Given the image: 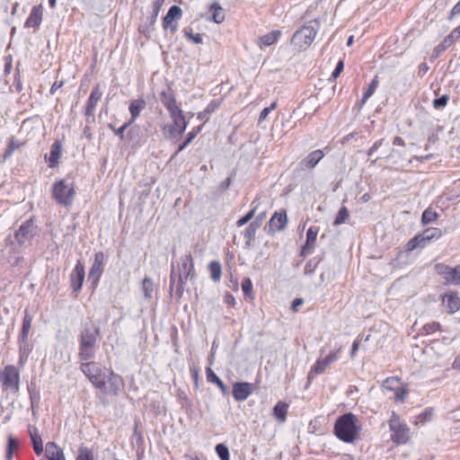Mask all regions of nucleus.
<instances>
[{
  "label": "nucleus",
  "mask_w": 460,
  "mask_h": 460,
  "mask_svg": "<svg viewBox=\"0 0 460 460\" xmlns=\"http://www.w3.org/2000/svg\"><path fill=\"white\" fill-rule=\"evenodd\" d=\"M80 369L95 388L106 394L116 395L123 386V380L120 376L115 374L112 370H103L97 362H84L80 365Z\"/></svg>",
  "instance_id": "1"
},
{
  "label": "nucleus",
  "mask_w": 460,
  "mask_h": 460,
  "mask_svg": "<svg viewBox=\"0 0 460 460\" xmlns=\"http://www.w3.org/2000/svg\"><path fill=\"white\" fill-rule=\"evenodd\" d=\"M361 431L358 418L353 413H345L340 416L334 423V434L345 443H354Z\"/></svg>",
  "instance_id": "2"
},
{
  "label": "nucleus",
  "mask_w": 460,
  "mask_h": 460,
  "mask_svg": "<svg viewBox=\"0 0 460 460\" xmlns=\"http://www.w3.org/2000/svg\"><path fill=\"white\" fill-rule=\"evenodd\" d=\"M193 277L194 266L192 257L190 253L185 254L180 258V263L177 270L173 265H172V272L170 277L171 289L175 287L176 294L179 297H181L183 293V285L186 283L188 279H192Z\"/></svg>",
  "instance_id": "3"
},
{
  "label": "nucleus",
  "mask_w": 460,
  "mask_h": 460,
  "mask_svg": "<svg viewBox=\"0 0 460 460\" xmlns=\"http://www.w3.org/2000/svg\"><path fill=\"white\" fill-rule=\"evenodd\" d=\"M99 336V328L91 325L86 326L81 333L80 346H79V358L82 360H88L92 358L96 349V341Z\"/></svg>",
  "instance_id": "4"
},
{
  "label": "nucleus",
  "mask_w": 460,
  "mask_h": 460,
  "mask_svg": "<svg viewBox=\"0 0 460 460\" xmlns=\"http://www.w3.org/2000/svg\"><path fill=\"white\" fill-rule=\"evenodd\" d=\"M388 426L391 432V439L394 443L402 445L410 440L411 429L395 411H392Z\"/></svg>",
  "instance_id": "5"
},
{
  "label": "nucleus",
  "mask_w": 460,
  "mask_h": 460,
  "mask_svg": "<svg viewBox=\"0 0 460 460\" xmlns=\"http://www.w3.org/2000/svg\"><path fill=\"white\" fill-rule=\"evenodd\" d=\"M75 195L74 184L66 180H59L52 185V198L60 205L69 207Z\"/></svg>",
  "instance_id": "6"
},
{
  "label": "nucleus",
  "mask_w": 460,
  "mask_h": 460,
  "mask_svg": "<svg viewBox=\"0 0 460 460\" xmlns=\"http://www.w3.org/2000/svg\"><path fill=\"white\" fill-rule=\"evenodd\" d=\"M0 385L4 393L15 394L19 392L20 373L14 366L8 365L0 371Z\"/></svg>",
  "instance_id": "7"
},
{
  "label": "nucleus",
  "mask_w": 460,
  "mask_h": 460,
  "mask_svg": "<svg viewBox=\"0 0 460 460\" xmlns=\"http://www.w3.org/2000/svg\"><path fill=\"white\" fill-rule=\"evenodd\" d=\"M319 25L316 22H309L297 30L292 38V43L300 49H307L314 41Z\"/></svg>",
  "instance_id": "8"
},
{
  "label": "nucleus",
  "mask_w": 460,
  "mask_h": 460,
  "mask_svg": "<svg viewBox=\"0 0 460 460\" xmlns=\"http://www.w3.org/2000/svg\"><path fill=\"white\" fill-rule=\"evenodd\" d=\"M435 270L447 284L460 286V265L452 268L444 263H437Z\"/></svg>",
  "instance_id": "9"
},
{
  "label": "nucleus",
  "mask_w": 460,
  "mask_h": 460,
  "mask_svg": "<svg viewBox=\"0 0 460 460\" xmlns=\"http://www.w3.org/2000/svg\"><path fill=\"white\" fill-rule=\"evenodd\" d=\"M37 234V226L32 219L23 222L15 233V240L20 246L30 243Z\"/></svg>",
  "instance_id": "10"
},
{
  "label": "nucleus",
  "mask_w": 460,
  "mask_h": 460,
  "mask_svg": "<svg viewBox=\"0 0 460 460\" xmlns=\"http://www.w3.org/2000/svg\"><path fill=\"white\" fill-rule=\"evenodd\" d=\"M341 348L340 347L336 351L331 352L324 358L317 359L308 374V380L311 381L314 377L315 375H320V374L323 373L324 370L330 365H332L333 362H335L339 358L338 354L341 351Z\"/></svg>",
  "instance_id": "11"
},
{
  "label": "nucleus",
  "mask_w": 460,
  "mask_h": 460,
  "mask_svg": "<svg viewBox=\"0 0 460 460\" xmlns=\"http://www.w3.org/2000/svg\"><path fill=\"white\" fill-rule=\"evenodd\" d=\"M85 277L84 267L80 261H77L74 270H72L69 280L73 292L77 293L81 290Z\"/></svg>",
  "instance_id": "12"
},
{
  "label": "nucleus",
  "mask_w": 460,
  "mask_h": 460,
  "mask_svg": "<svg viewBox=\"0 0 460 460\" xmlns=\"http://www.w3.org/2000/svg\"><path fill=\"white\" fill-rule=\"evenodd\" d=\"M104 264V254L102 252H96L94 255V261L90 269L88 279L93 284H96L102 272Z\"/></svg>",
  "instance_id": "13"
},
{
  "label": "nucleus",
  "mask_w": 460,
  "mask_h": 460,
  "mask_svg": "<svg viewBox=\"0 0 460 460\" xmlns=\"http://www.w3.org/2000/svg\"><path fill=\"white\" fill-rule=\"evenodd\" d=\"M181 15L182 11L181 7H179L178 5L171 6L167 14L164 18V29H170L172 33L175 32L178 29V24L177 22H174V21L181 19Z\"/></svg>",
  "instance_id": "14"
},
{
  "label": "nucleus",
  "mask_w": 460,
  "mask_h": 460,
  "mask_svg": "<svg viewBox=\"0 0 460 460\" xmlns=\"http://www.w3.org/2000/svg\"><path fill=\"white\" fill-rule=\"evenodd\" d=\"M253 392V385L247 382H236L233 385V397L237 402L245 401Z\"/></svg>",
  "instance_id": "15"
},
{
  "label": "nucleus",
  "mask_w": 460,
  "mask_h": 460,
  "mask_svg": "<svg viewBox=\"0 0 460 460\" xmlns=\"http://www.w3.org/2000/svg\"><path fill=\"white\" fill-rule=\"evenodd\" d=\"M102 96V91L99 84L95 85L87 100L85 109H84V115L86 117L93 116V111L96 108L97 103L101 100Z\"/></svg>",
  "instance_id": "16"
},
{
  "label": "nucleus",
  "mask_w": 460,
  "mask_h": 460,
  "mask_svg": "<svg viewBox=\"0 0 460 460\" xmlns=\"http://www.w3.org/2000/svg\"><path fill=\"white\" fill-rule=\"evenodd\" d=\"M324 154L323 150L317 149L309 153L300 163L299 167L301 170H312L315 165L323 158Z\"/></svg>",
  "instance_id": "17"
},
{
  "label": "nucleus",
  "mask_w": 460,
  "mask_h": 460,
  "mask_svg": "<svg viewBox=\"0 0 460 460\" xmlns=\"http://www.w3.org/2000/svg\"><path fill=\"white\" fill-rule=\"evenodd\" d=\"M42 9V4L36 5L31 9V12L24 23L26 28H33L34 30L39 29L43 17Z\"/></svg>",
  "instance_id": "18"
},
{
  "label": "nucleus",
  "mask_w": 460,
  "mask_h": 460,
  "mask_svg": "<svg viewBox=\"0 0 460 460\" xmlns=\"http://www.w3.org/2000/svg\"><path fill=\"white\" fill-rule=\"evenodd\" d=\"M63 145L60 140H56L50 146V152L49 156L45 158L49 162V167L54 168L59 164V160L62 154Z\"/></svg>",
  "instance_id": "19"
},
{
  "label": "nucleus",
  "mask_w": 460,
  "mask_h": 460,
  "mask_svg": "<svg viewBox=\"0 0 460 460\" xmlns=\"http://www.w3.org/2000/svg\"><path fill=\"white\" fill-rule=\"evenodd\" d=\"M29 434L31 439L34 452L36 453L37 456H40L43 453L44 449L43 441L41 439L38 429L34 426H29Z\"/></svg>",
  "instance_id": "20"
},
{
  "label": "nucleus",
  "mask_w": 460,
  "mask_h": 460,
  "mask_svg": "<svg viewBox=\"0 0 460 460\" xmlns=\"http://www.w3.org/2000/svg\"><path fill=\"white\" fill-rule=\"evenodd\" d=\"M45 452L49 460H66L62 448L55 442H48Z\"/></svg>",
  "instance_id": "21"
},
{
  "label": "nucleus",
  "mask_w": 460,
  "mask_h": 460,
  "mask_svg": "<svg viewBox=\"0 0 460 460\" xmlns=\"http://www.w3.org/2000/svg\"><path fill=\"white\" fill-rule=\"evenodd\" d=\"M288 223V217L285 212H276L270 219V226L272 231H281Z\"/></svg>",
  "instance_id": "22"
},
{
  "label": "nucleus",
  "mask_w": 460,
  "mask_h": 460,
  "mask_svg": "<svg viewBox=\"0 0 460 460\" xmlns=\"http://www.w3.org/2000/svg\"><path fill=\"white\" fill-rule=\"evenodd\" d=\"M442 302L450 314H454L460 309V297L456 294L445 295Z\"/></svg>",
  "instance_id": "23"
},
{
  "label": "nucleus",
  "mask_w": 460,
  "mask_h": 460,
  "mask_svg": "<svg viewBox=\"0 0 460 460\" xmlns=\"http://www.w3.org/2000/svg\"><path fill=\"white\" fill-rule=\"evenodd\" d=\"M146 106V102L143 99H137L130 102L128 110L131 115V119L128 121L132 124L137 118L139 116L140 112L145 110Z\"/></svg>",
  "instance_id": "24"
},
{
  "label": "nucleus",
  "mask_w": 460,
  "mask_h": 460,
  "mask_svg": "<svg viewBox=\"0 0 460 460\" xmlns=\"http://www.w3.org/2000/svg\"><path fill=\"white\" fill-rule=\"evenodd\" d=\"M288 407L287 402L279 401L273 408V416L281 424L287 420Z\"/></svg>",
  "instance_id": "25"
},
{
  "label": "nucleus",
  "mask_w": 460,
  "mask_h": 460,
  "mask_svg": "<svg viewBox=\"0 0 460 460\" xmlns=\"http://www.w3.org/2000/svg\"><path fill=\"white\" fill-rule=\"evenodd\" d=\"M260 228V221L258 218H255L247 228L243 232V237L245 239V245L247 247L252 245V241L254 240L257 230Z\"/></svg>",
  "instance_id": "26"
},
{
  "label": "nucleus",
  "mask_w": 460,
  "mask_h": 460,
  "mask_svg": "<svg viewBox=\"0 0 460 460\" xmlns=\"http://www.w3.org/2000/svg\"><path fill=\"white\" fill-rule=\"evenodd\" d=\"M419 234L426 246L430 241L439 239L442 236V231L437 227H429Z\"/></svg>",
  "instance_id": "27"
},
{
  "label": "nucleus",
  "mask_w": 460,
  "mask_h": 460,
  "mask_svg": "<svg viewBox=\"0 0 460 460\" xmlns=\"http://www.w3.org/2000/svg\"><path fill=\"white\" fill-rule=\"evenodd\" d=\"M32 324V316L29 314L28 310L24 311V317L22 320V332L19 338L20 342H25L27 341L29 332Z\"/></svg>",
  "instance_id": "28"
},
{
  "label": "nucleus",
  "mask_w": 460,
  "mask_h": 460,
  "mask_svg": "<svg viewBox=\"0 0 460 460\" xmlns=\"http://www.w3.org/2000/svg\"><path fill=\"white\" fill-rule=\"evenodd\" d=\"M280 36L279 31H272L260 38L259 46L261 49L263 47H269L274 44L279 37Z\"/></svg>",
  "instance_id": "29"
},
{
  "label": "nucleus",
  "mask_w": 460,
  "mask_h": 460,
  "mask_svg": "<svg viewBox=\"0 0 460 460\" xmlns=\"http://www.w3.org/2000/svg\"><path fill=\"white\" fill-rule=\"evenodd\" d=\"M161 102L167 109V111L175 106H178L175 97L171 90L163 91L161 93Z\"/></svg>",
  "instance_id": "30"
},
{
  "label": "nucleus",
  "mask_w": 460,
  "mask_h": 460,
  "mask_svg": "<svg viewBox=\"0 0 460 460\" xmlns=\"http://www.w3.org/2000/svg\"><path fill=\"white\" fill-rule=\"evenodd\" d=\"M201 128H202V125L198 126V127L192 128V130L188 133L187 138L185 139V141L182 144H181L179 146V147L176 150L175 154L172 155V158L174 156H176L180 152H181L184 148H186L192 142V140L200 132Z\"/></svg>",
  "instance_id": "31"
},
{
  "label": "nucleus",
  "mask_w": 460,
  "mask_h": 460,
  "mask_svg": "<svg viewBox=\"0 0 460 460\" xmlns=\"http://www.w3.org/2000/svg\"><path fill=\"white\" fill-rule=\"evenodd\" d=\"M212 13L211 20L216 23H222L225 20V11L219 4L214 3L210 5Z\"/></svg>",
  "instance_id": "32"
},
{
  "label": "nucleus",
  "mask_w": 460,
  "mask_h": 460,
  "mask_svg": "<svg viewBox=\"0 0 460 460\" xmlns=\"http://www.w3.org/2000/svg\"><path fill=\"white\" fill-rule=\"evenodd\" d=\"M207 378L208 382L216 384L224 395L227 394L228 391L226 385L210 368L208 369Z\"/></svg>",
  "instance_id": "33"
},
{
  "label": "nucleus",
  "mask_w": 460,
  "mask_h": 460,
  "mask_svg": "<svg viewBox=\"0 0 460 460\" xmlns=\"http://www.w3.org/2000/svg\"><path fill=\"white\" fill-rule=\"evenodd\" d=\"M454 42L447 36L438 46L433 49L431 58H438L446 49H447Z\"/></svg>",
  "instance_id": "34"
},
{
  "label": "nucleus",
  "mask_w": 460,
  "mask_h": 460,
  "mask_svg": "<svg viewBox=\"0 0 460 460\" xmlns=\"http://www.w3.org/2000/svg\"><path fill=\"white\" fill-rule=\"evenodd\" d=\"M419 247L423 248V247H425V245H424L420 234H417L413 238H411V240H409L407 242V243L404 246V251L406 252H411Z\"/></svg>",
  "instance_id": "35"
},
{
  "label": "nucleus",
  "mask_w": 460,
  "mask_h": 460,
  "mask_svg": "<svg viewBox=\"0 0 460 460\" xmlns=\"http://www.w3.org/2000/svg\"><path fill=\"white\" fill-rule=\"evenodd\" d=\"M438 217V215L436 211H434L431 208H426L421 216V223L422 225H429L430 223L435 222Z\"/></svg>",
  "instance_id": "36"
},
{
  "label": "nucleus",
  "mask_w": 460,
  "mask_h": 460,
  "mask_svg": "<svg viewBox=\"0 0 460 460\" xmlns=\"http://www.w3.org/2000/svg\"><path fill=\"white\" fill-rule=\"evenodd\" d=\"M208 269L210 271L211 279L214 281H219L221 279V265L218 261H213L209 263Z\"/></svg>",
  "instance_id": "37"
},
{
  "label": "nucleus",
  "mask_w": 460,
  "mask_h": 460,
  "mask_svg": "<svg viewBox=\"0 0 460 460\" xmlns=\"http://www.w3.org/2000/svg\"><path fill=\"white\" fill-rule=\"evenodd\" d=\"M319 232V228L316 226H311L306 233V243L305 247L313 248L314 246L316 237Z\"/></svg>",
  "instance_id": "38"
},
{
  "label": "nucleus",
  "mask_w": 460,
  "mask_h": 460,
  "mask_svg": "<svg viewBox=\"0 0 460 460\" xmlns=\"http://www.w3.org/2000/svg\"><path fill=\"white\" fill-rule=\"evenodd\" d=\"M142 291L146 299H150L152 297V294L154 291V283L150 278L146 277L142 281Z\"/></svg>",
  "instance_id": "39"
},
{
  "label": "nucleus",
  "mask_w": 460,
  "mask_h": 460,
  "mask_svg": "<svg viewBox=\"0 0 460 460\" xmlns=\"http://www.w3.org/2000/svg\"><path fill=\"white\" fill-rule=\"evenodd\" d=\"M377 86H378V79H377V76H375V78L369 84L367 91L363 94V97L361 100V104H364L372 96V94L376 92Z\"/></svg>",
  "instance_id": "40"
},
{
  "label": "nucleus",
  "mask_w": 460,
  "mask_h": 460,
  "mask_svg": "<svg viewBox=\"0 0 460 460\" xmlns=\"http://www.w3.org/2000/svg\"><path fill=\"white\" fill-rule=\"evenodd\" d=\"M19 447V442L13 436L8 437L7 449H6V459L12 460L13 452L17 450Z\"/></svg>",
  "instance_id": "41"
},
{
  "label": "nucleus",
  "mask_w": 460,
  "mask_h": 460,
  "mask_svg": "<svg viewBox=\"0 0 460 460\" xmlns=\"http://www.w3.org/2000/svg\"><path fill=\"white\" fill-rule=\"evenodd\" d=\"M349 217V210L346 207H341L334 219L333 225L340 226L345 223Z\"/></svg>",
  "instance_id": "42"
},
{
  "label": "nucleus",
  "mask_w": 460,
  "mask_h": 460,
  "mask_svg": "<svg viewBox=\"0 0 460 460\" xmlns=\"http://www.w3.org/2000/svg\"><path fill=\"white\" fill-rule=\"evenodd\" d=\"M252 282L249 278H245L242 282V289L246 298L252 300L253 298L252 295Z\"/></svg>",
  "instance_id": "43"
},
{
  "label": "nucleus",
  "mask_w": 460,
  "mask_h": 460,
  "mask_svg": "<svg viewBox=\"0 0 460 460\" xmlns=\"http://www.w3.org/2000/svg\"><path fill=\"white\" fill-rule=\"evenodd\" d=\"M215 449L220 460H230L229 450L224 444H217Z\"/></svg>",
  "instance_id": "44"
},
{
  "label": "nucleus",
  "mask_w": 460,
  "mask_h": 460,
  "mask_svg": "<svg viewBox=\"0 0 460 460\" xmlns=\"http://www.w3.org/2000/svg\"><path fill=\"white\" fill-rule=\"evenodd\" d=\"M184 35L187 38V40L194 42L195 44H200L203 41L202 36L199 33L194 34L191 31V29H184L183 30Z\"/></svg>",
  "instance_id": "45"
},
{
  "label": "nucleus",
  "mask_w": 460,
  "mask_h": 460,
  "mask_svg": "<svg viewBox=\"0 0 460 460\" xmlns=\"http://www.w3.org/2000/svg\"><path fill=\"white\" fill-rule=\"evenodd\" d=\"M75 460H93V455L89 448L81 447Z\"/></svg>",
  "instance_id": "46"
},
{
  "label": "nucleus",
  "mask_w": 460,
  "mask_h": 460,
  "mask_svg": "<svg viewBox=\"0 0 460 460\" xmlns=\"http://www.w3.org/2000/svg\"><path fill=\"white\" fill-rule=\"evenodd\" d=\"M399 383L400 379L398 377L390 376L384 381L382 386L387 390H395Z\"/></svg>",
  "instance_id": "47"
},
{
  "label": "nucleus",
  "mask_w": 460,
  "mask_h": 460,
  "mask_svg": "<svg viewBox=\"0 0 460 460\" xmlns=\"http://www.w3.org/2000/svg\"><path fill=\"white\" fill-rule=\"evenodd\" d=\"M164 135L166 138H177L181 135H178V130L173 124L164 126L163 128Z\"/></svg>",
  "instance_id": "48"
},
{
  "label": "nucleus",
  "mask_w": 460,
  "mask_h": 460,
  "mask_svg": "<svg viewBox=\"0 0 460 460\" xmlns=\"http://www.w3.org/2000/svg\"><path fill=\"white\" fill-rule=\"evenodd\" d=\"M164 0H153L152 3V15H151V22H154L159 14V12L161 10V7L164 4Z\"/></svg>",
  "instance_id": "49"
},
{
  "label": "nucleus",
  "mask_w": 460,
  "mask_h": 460,
  "mask_svg": "<svg viewBox=\"0 0 460 460\" xmlns=\"http://www.w3.org/2000/svg\"><path fill=\"white\" fill-rule=\"evenodd\" d=\"M256 209L257 206L255 205L245 216L238 219V221L236 222V226L238 227H241L246 225L254 217Z\"/></svg>",
  "instance_id": "50"
},
{
  "label": "nucleus",
  "mask_w": 460,
  "mask_h": 460,
  "mask_svg": "<svg viewBox=\"0 0 460 460\" xmlns=\"http://www.w3.org/2000/svg\"><path fill=\"white\" fill-rule=\"evenodd\" d=\"M172 124L175 126L178 130V135H181L188 127V122L185 119V117L177 119L172 121Z\"/></svg>",
  "instance_id": "51"
},
{
  "label": "nucleus",
  "mask_w": 460,
  "mask_h": 460,
  "mask_svg": "<svg viewBox=\"0 0 460 460\" xmlns=\"http://www.w3.org/2000/svg\"><path fill=\"white\" fill-rule=\"evenodd\" d=\"M138 135H139V128L137 126H134L128 131L126 138L128 142L138 143V141H137Z\"/></svg>",
  "instance_id": "52"
},
{
  "label": "nucleus",
  "mask_w": 460,
  "mask_h": 460,
  "mask_svg": "<svg viewBox=\"0 0 460 460\" xmlns=\"http://www.w3.org/2000/svg\"><path fill=\"white\" fill-rule=\"evenodd\" d=\"M448 100H449L448 95L444 94V95L440 96L439 98H437L433 101V107L436 110H441L446 107Z\"/></svg>",
  "instance_id": "53"
},
{
  "label": "nucleus",
  "mask_w": 460,
  "mask_h": 460,
  "mask_svg": "<svg viewBox=\"0 0 460 460\" xmlns=\"http://www.w3.org/2000/svg\"><path fill=\"white\" fill-rule=\"evenodd\" d=\"M129 125H131L130 122H126L120 128H116L112 124H109V128L113 130L117 137H119L120 139H124V131Z\"/></svg>",
  "instance_id": "54"
},
{
  "label": "nucleus",
  "mask_w": 460,
  "mask_h": 460,
  "mask_svg": "<svg viewBox=\"0 0 460 460\" xmlns=\"http://www.w3.org/2000/svg\"><path fill=\"white\" fill-rule=\"evenodd\" d=\"M440 324L438 323L433 322L430 323H427L422 328V333L423 334H430L438 330H439Z\"/></svg>",
  "instance_id": "55"
},
{
  "label": "nucleus",
  "mask_w": 460,
  "mask_h": 460,
  "mask_svg": "<svg viewBox=\"0 0 460 460\" xmlns=\"http://www.w3.org/2000/svg\"><path fill=\"white\" fill-rule=\"evenodd\" d=\"M168 112L172 121L184 117L183 111L179 105L172 108L171 110H168Z\"/></svg>",
  "instance_id": "56"
},
{
  "label": "nucleus",
  "mask_w": 460,
  "mask_h": 460,
  "mask_svg": "<svg viewBox=\"0 0 460 460\" xmlns=\"http://www.w3.org/2000/svg\"><path fill=\"white\" fill-rule=\"evenodd\" d=\"M432 415H433L432 409H426L424 411L420 413V415L418 416V420L416 421V423H418L419 421L420 422H423V421H426V420H430L431 418H432Z\"/></svg>",
  "instance_id": "57"
},
{
  "label": "nucleus",
  "mask_w": 460,
  "mask_h": 460,
  "mask_svg": "<svg viewBox=\"0 0 460 460\" xmlns=\"http://www.w3.org/2000/svg\"><path fill=\"white\" fill-rule=\"evenodd\" d=\"M384 145H388L387 142L385 141V139H379L376 142L374 143V145L367 150V155H372L379 147H381Z\"/></svg>",
  "instance_id": "58"
},
{
  "label": "nucleus",
  "mask_w": 460,
  "mask_h": 460,
  "mask_svg": "<svg viewBox=\"0 0 460 460\" xmlns=\"http://www.w3.org/2000/svg\"><path fill=\"white\" fill-rule=\"evenodd\" d=\"M275 108H276V102L271 103V105L270 107L264 108L260 114L259 121L261 122V121L264 120L268 117L269 113Z\"/></svg>",
  "instance_id": "59"
},
{
  "label": "nucleus",
  "mask_w": 460,
  "mask_h": 460,
  "mask_svg": "<svg viewBox=\"0 0 460 460\" xmlns=\"http://www.w3.org/2000/svg\"><path fill=\"white\" fill-rule=\"evenodd\" d=\"M407 394H408L407 390L398 389L394 393V401L395 402H403Z\"/></svg>",
  "instance_id": "60"
},
{
  "label": "nucleus",
  "mask_w": 460,
  "mask_h": 460,
  "mask_svg": "<svg viewBox=\"0 0 460 460\" xmlns=\"http://www.w3.org/2000/svg\"><path fill=\"white\" fill-rule=\"evenodd\" d=\"M219 101L213 100L209 102L207 108L204 110L208 115L213 113L219 107Z\"/></svg>",
  "instance_id": "61"
},
{
  "label": "nucleus",
  "mask_w": 460,
  "mask_h": 460,
  "mask_svg": "<svg viewBox=\"0 0 460 460\" xmlns=\"http://www.w3.org/2000/svg\"><path fill=\"white\" fill-rule=\"evenodd\" d=\"M343 67H344L343 61L340 60L337 63L336 67H335V69L333 70V72L332 74V78L336 79L341 75V73L342 72Z\"/></svg>",
  "instance_id": "62"
},
{
  "label": "nucleus",
  "mask_w": 460,
  "mask_h": 460,
  "mask_svg": "<svg viewBox=\"0 0 460 460\" xmlns=\"http://www.w3.org/2000/svg\"><path fill=\"white\" fill-rule=\"evenodd\" d=\"M447 37L455 43L460 38V25L454 29Z\"/></svg>",
  "instance_id": "63"
},
{
  "label": "nucleus",
  "mask_w": 460,
  "mask_h": 460,
  "mask_svg": "<svg viewBox=\"0 0 460 460\" xmlns=\"http://www.w3.org/2000/svg\"><path fill=\"white\" fill-rule=\"evenodd\" d=\"M224 302L229 306H234L235 298L234 297V296L232 294L226 293L224 296Z\"/></svg>",
  "instance_id": "64"
}]
</instances>
